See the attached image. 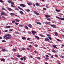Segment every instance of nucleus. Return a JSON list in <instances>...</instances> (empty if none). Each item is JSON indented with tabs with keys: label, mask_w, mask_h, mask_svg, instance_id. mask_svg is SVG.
<instances>
[{
	"label": "nucleus",
	"mask_w": 64,
	"mask_h": 64,
	"mask_svg": "<svg viewBox=\"0 0 64 64\" xmlns=\"http://www.w3.org/2000/svg\"><path fill=\"white\" fill-rule=\"evenodd\" d=\"M56 18H58V19H59L61 20H64V18H60L58 17V16H56Z\"/></svg>",
	"instance_id": "obj_1"
},
{
	"label": "nucleus",
	"mask_w": 64,
	"mask_h": 64,
	"mask_svg": "<svg viewBox=\"0 0 64 64\" xmlns=\"http://www.w3.org/2000/svg\"><path fill=\"white\" fill-rule=\"evenodd\" d=\"M32 33L33 34V35H35V34H36V33H37V32H35V31H32Z\"/></svg>",
	"instance_id": "obj_2"
},
{
	"label": "nucleus",
	"mask_w": 64,
	"mask_h": 64,
	"mask_svg": "<svg viewBox=\"0 0 64 64\" xmlns=\"http://www.w3.org/2000/svg\"><path fill=\"white\" fill-rule=\"evenodd\" d=\"M20 6H22V7H26V5H24L23 4H20Z\"/></svg>",
	"instance_id": "obj_3"
},
{
	"label": "nucleus",
	"mask_w": 64,
	"mask_h": 64,
	"mask_svg": "<svg viewBox=\"0 0 64 64\" xmlns=\"http://www.w3.org/2000/svg\"><path fill=\"white\" fill-rule=\"evenodd\" d=\"M45 16L46 18H50V16L47 15H46Z\"/></svg>",
	"instance_id": "obj_4"
},
{
	"label": "nucleus",
	"mask_w": 64,
	"mask_h": 64,
	"mask_svg": "<svg viewBox=\"0 0 64 64\" xmlns=\"http://www.w3.org/2000/svg\"><path fill=\"white\" fill-rule=\"evenodd\" d=\"M34 13L36 15H39V14L38 13H37V12H34Z\"/></svg>",
	"instance_id": "obj_5"
},
{
	"label": "nucleus",
	"mask_w": 64,
	"mask_h": 64,
	"mask_svg": "<svg viewBox=\"0 0 64 64\" xmlns=\"http://www.w3.org/2000/svg\"><path fill=\"white\" fill-rule=\"evenodd\" d=\"M8 10L9 11H13V10L10 8H9L8 9Z\"/></svg>",
	"instance_id": "obj_6"
},
{
	"label": "nucleus",
	"mask_w": 64,
	"mask_h": 64,
	"mask_svg": "<svg viewBox=\"0 0 64 64\" xmlns=\"http://www.w3.org/2000/svg\"><path fill=\"white\" fill-rule=\"evenodd\" d=\"M45 40L46 41H49L50 40H49V39L46 38H45Z\"/></svg>",
	"instance_id": "obj_7"
},
{
	"label": "nucleus",
	"mask_w": 64,
	"mask_h": 64,
	"mask_svg": "<svg viewBox=\"0 0 64 64\" xmlns=\"http://www.w3.org/2000/svg\"><path fill=\"white\" fill-rule=\"evenodd\" d=\"M53 47L54 48H55L56 49H58V48L57 47H56V45H54L53 46Z\"/></svg>",
	"instance_id": "obj_8"
},
{
	"label": "nucleus",
	"mask_w": 64,
	"mask_h": 64,
	"mask_svg": "<svg viewBox=\"0 0 64 64\" xmlns=\"http://www.w3.org/2000/svg\"><path fill=\"white\" fill-rule=\"evenodd\" d=\"M55 34L56 36H57L58 35H59V34L57 32H55Z\"/></svg>",
	"instance_id": "obj_9"
},
{
	"label": "nucleus",
	"mask_w": 64,
	"mask_h": 64,
	"mask_svg": "<svg viewBox=\"0 0 64 64\" xmlns=\"http://www.w3.org/2000/svg\"><path fill=\"white\" fill-rule=\"evenodd\" d=\"M46 25H50V24L51 23V22H46Z\"/></svg>",
	"instance_id": "obj_10"
},
{
	"label": "nucleus",
	"mask_w": 64,
	"mask_h": 64,
	"mask_svg": "<svg viewBox=\"0 0 64 64\" xmlns=\"http://www.w3.org/2000/svg\"><path fill=\"white\" fill-rule=\"evenodd\" d=\"M28 26L30 27V28H32V26L30 24H29Z\"/></svg>",
	"instance_id": "obj_11"
},
{
	"label": "nucleus",
	"mask_w": 64,
	"mask_h": 64,
	"mask_svg": "<svg viewBox=\"0 0 64 64\" xmlns=\"http://www.w3.org/2000/svg\"><path fill=\"white\" fill-rule=\"evenodd\" d=\"M35 37L36 38V39H39V38H40L39 37L37 36H35Z\"/></svg>",
	"instance_id": "obj_12"
},
{
	"label": "nucleus",
	"mask_w": 64,
	"mask_h": 64,
	"mask_svg": "<svg viewBox=\"0 0 64 64\" xmlns=\"http://www.w3.org/2000/svg\"><path fill=\"white\" fill-rule=\"evenodd\" d=\"M5 14V13L4 12H2L1 14V15H4Z\"/></svg>",
	"instance_id": "obj_13"
},
{
	"label": "nucleus",
	"mask_w": 64,
	"mask_h": 64,
	"mask_svg": "<svg viewBox=\"0 0 64 64\" xmlns=\"http://www.w3.org/2000/svg\"><path fill=\"white\" fill-rule=\"evenodd\" d=\"M22 39L24 40H26V38H25V37L22 38Z\"/></svg>",
	"instance_id": "obj_14"
},
{
	"label": "nucleus",
	"mask_w": 64,
	"mask_h": 64,
	"mask_svg": "<svg viewBox=\"0 0 64 64\" xmlns=\"http://www.w3.org/2000/svg\"><path fill=\"white\" fill-rule=\"evenodd\" d=\"M20 13L22 15V14H23V12L22 11H20Z\"/></svg>",
	"instance_id": "obj_15"
},
{
	"label": "nucleus",
	"mask_w": 64,
	"mask_h": 64,
	"mask_svg": "<svg viewBox=\"0 0 64 64\" xmlns=\"http://www.w3.org/2000/svg\"><path fill=\"white\" fill-rule=\"evenodd\" d=\"M36 24H39V25H41V24H42L41 23H40V22H36Z\"/></svg>",
	"instance_id": "obj_16"
},
{
	"label": "nucleus",
	"mask_w": 64,
	"mask_h": 64,
	"mask_svg": "<svg viewBox=\"0 0 64 64\" xmlns=\"http://www.w3.org/2000/svg\"><path fill=\"white\" fill-rule=\"evenodd\" d=\"M8 2L9 3H10V4H11L12 3V1L11 0H9L8 1Z\"/></svg>",
	"instance_id": "obj_17"
},
{
	"label": "nucleus",
	"mask_w": 64,
	"mask_h": 64,
	"mask_svg": "<svg viewBox=\"0 0 64 64\" xmlns=\"http://www.w3.org/2000/svg\"><path fill=\"white\" fill-rule=\"evenodd\" d=\"M18 8L19 9H20V10H23V9L22 8H21L20 7H18Z\"/></svg>",
	"instance_id": "obj_18"
},
{
	"label": "nucleus",
	"mask_w": 64,
	"mask_h": 64,
	"mask_svg": "<svg viewBox=\"0 0 64 64\" xmlns=\"http://www.w3.org/2000/svg\"><path fill=\"white\" fill-rule=\"evenodd\" d=\"M56 11L57 12H60V10H58L57 9H56Z\"/></svg>",
	"instance_id": "obj_19"
},
{
	"label": "nucleus",
	"mask_w": 64,
	"mask_h": 64,
	"mask_svg": "<svg viewBox=\"0 0 64 64\" xmlns=\"http://www.w3.org/2000/svg\"><path fill=\"white\" fill-rule=\"evenodd\" d=\"M52 51L54 53H56V51H55L54 50H52Z\"/></svg>",
	"instance_id": "obj_20"
},
{
	"label": "nucleus",
	"mask_w": 64,
	"mask_h": 64,
	"mask_svg": "<svg viewBox=\"0 0 64 64\" xmlns=\"http://www.w3.org/2000/svg\"><path fill=\"white\" fill-rule=\"evenodd\" d=\"M2 61H5V60L4 59H2L1 60Z\"/></svg>",
	"instance_id": "obj_21"
},
{
	"label": "nucleus",
	"mask_w": 64,
	"mask_h": 64,
	"mask_svg": "<svg viewBox=\"0 0 64 64\" xmlns=\"http://www.w3.org/2000/svg\"><path fill=\"white\" fill-rule=\"evenodd\" d=\"M7 37V35H6L4 36V38H6V37Z\"/></svg>",
	"instance_id": "obj_22"
},
{
	"label": "nucleus",
	"mask_w": 64,
	"mask_h": 64,
	"mask_svg": "<svg viewBox=\"0 0 64 64\" xmlns=\"http://www.w3.org/2000/svg\"><path fill=\"white\" fill-rule=\"evenodd\" d=\"M10 15H11V16H13L14 15V14L13 13H10Z\"/></svg>",
	"instance_id": "obj_23"
},
{
	"label": "nucleus",
	"mask_w": 64,
	"mask_h": 64,
	"mask_svg": "<svg viewBox=\"0 0 64 64\" xmlns=\"http://www.w3.org/2000/svg\"><path fill=\"white\" fill-rule=\"evenodd\" d=\"M15 20L16 22H19V21L18 20L16 19Z\"/></svg>",
	"instance_id": "obj_24"
},
{
	"label": "nucleus",
	"mask_w": 64,
	"mask_h": 64,
	"mask_svg": "<svg viewBox=\"0 0 64 64\" xmlns=\"http://www.w3.org/2000/svg\"><path fill=\"white\" fill-rule=\"evenodd\" d=\"M10 39V38L8 37H7L6 38V40H8V39Z\"/></svg>",
	"instance_id": "obj_25"
},
{
	"label": "nucleus",
	"mask_w": 64,
	"mask_h": 64,
	"mask_svg": "<svg viewBox=\"0 0 64 64\" xmlns=\"http://www.w3.org/2000/svg\"><path fill=\"white\" fill-rule=\"evenodd\" d=\"M16 56H17V57H21V56L19 54Z\"/></svg>",
	"instance_id": "obj_26"
},
{
	"label": "nucleus",
	"mask_w": 64,
	"mask_h": 64,
	"mask_svg": "<svg viewBox=\"0 0 64 64\" xmlns=\"http://www.w3.org/2000/svg\"><path fill=\"white\" fill-rule=\"evenodd\" d=\"M36 6H39V4H38V3H36Z\"/></svg>",
	"instance_id": "obj_27"
},
{
	"label": "nucleus",
	"mask_w": 64,
	"mask_h": 64,
	"mask_svg": "<svg viewBox=\"0 0 64 64\" xmlns=\"http://www.w3.org/2000/svg\"><path fill=\"white\" fill-rule=\"evenodd\" d=\"M26 28V29H29V28H28V27L27 26H25Z\"/></svg>",
	"instance_id": "obj_28"
},
{
	"label": "nucleus",
	"mask_w": 64,
	"mask_h": 64,
	"mask_svg": "<svg viewBox=\"0 0 64 64\" xmlns=\"http://www.w3.org/2000/svg\"><path fill=\"white\" fill-rule=\"evenodd\" d=\"M47 20L48 21H50V20H51V19L49 18H47Z\"/></svg>",
	"instance_id": "obj_29"
},
{
	"label": "nucleus",
	"mask_w": 64,
	"mask_h": 64,
	"mask_svg": "<svg viewBox=\"0 0 64 64\" xmlns=\"http://www.w3.org/2000/svg\"><path fill=\"white\" fill-rule=\"evenodd\" d=\"M56 28V26H55V25H54L53 27V28Z\"/></svg>",
	"instance_id": "obj_30"
},
{
	"label": "nucleus",
	"mask_w": 64,
	"mask_h": 64,
	"mask_svg": "<svg viewBox=\"0 0 64 64\" xmlns=\"http://www.w3.org/2000/svg\"><path fill=\"white\" fill-rule=\"evenodd\" d=\"M16 49H14L13 50V51H14V52H16Z\"/></svg>",
	"instance_id": "obj_31"
},
{
	"label": "nucleus",
	"mask_w": 64,
	"mask_h": 64,
	"mask_svg": "<svg viewBox=\"0 0 64 64\" xmlns=\"http://www.w3.org/2000/svg\"><path fill=\"white\" fill-rule=\"evenodd\" d=\"M11 35H10L9 34H8L7 35V37L8 36V37H10Z\"/></svg>",
	"instance_id": "obj_32"
},
{
	"label": "nucleus",
	"mask_w": 64,
	"mask_h": 64,
	"mask_svg": "<svg viewBox=\"0 0 64 64\" xmlns=\"http://www.w3.org/2000/svg\"><path fill=\"white\" fill-rule=\"evenodd\" d=\"M40 36H41V37H44V36H43L42 34H40Z\"/></svg>",
	"instance_id": "obj_33"
},
{
	"label": "nucleus",
	"mask_w": 64,
	"mask_h": 64,
	"mask_svg": "<svg viewBox=\"0 0 64 64\" xmlns=\"http://www.w3.org/2000/svg\"><path fill=\"white\" fill-rule=\"evenodd\" d=\"M48 38L49 39H50V40H52V38L51 37Z\"/></svg>",
	"instance_id": "obj_34"
},
{
	"label": "nucleus",
	"mask_w": 64,
	"mask_h": 64,
	"mask_svg": "<svg viewBox=\"0 0 64 64\" xmlns=\"http://www.w3.org/2000/svg\"><path fill=\"white\" fill-rule=\"evenodd\" d=\"M22 50H25L26 49L25 48H22Z\"/></svg>",
	"instance_id": "obj_35"
},
{
	"label": "nucleus",
	"mask_w": 64,
	"mask_h": 64,
	"mask_svg": "<svg viewBox=\"0 0 64 64\" xmlns=\"http://www.w3.org/2000/svg\"><path fill=\"white\" fill-rule=\"evenodd\" d=\"M20 26V27H23V25H21V24H20L19 25Z\"/></svg>",
	"instance_id": "obj_36"
},
{
	"label": "nucleus",
	"mask_w": 64,
	"mask_h": 64,
	"mask_svg": "<svg viewBox=\"0 0 64 64\" xmlns=\"http://www.w3.org/2000/svg\"><path fill=\"white\" fill-rule=\"evenodd\" d=\"M26 49L28 50H30V48H27Z\"/></svg>",
	"instance_id": "obj_37"
},
{
	"label": "nucleus",
	"mask_w": 64,
	"mask_h": 64,
	"mask_svg": "<svg viewBox=\"0 0 64 64\" xmlns=\"http://www.w3.org/2000/svg\"><path fill=\"white\" fill-rule=\"evenodd\" d=\"M13 31V29L10 30V32H11V31Z\"/></svg>",
	"instance_id": "obj_38"
},
{
	"label": "nucleus",
	"mask_w": 64,
	"mask_h": 64,
	"mask_svg": "<svg viewBox=\"0 0 64 64\" xmlns=\"http://www.w3.org/2000/svg\"><path fill=\"white\" fill-rule=\"evenodd\" d=\"M0 2H1V3H3V2H4V1L2 0H0Z\"/></svg>",
	"instance_id": "obj_39"
},
{
	"label": "nucleus",
	"mask_w": 64,
	"mask_h": 64,
	"mask_svg": "<svg viewBox=\"0 0 64 64\" xmlns=\"http://www.w3.org/2000/svg\"><path fill=\"white\" fill-rule=\"evenodd\" d=\"M46 60H49V58H48L46 57Z\"/></svg>",
	"instance_id": "obj_40"
},
{
	"label": "nucleus",
	"mask_w": 64,
	"mask_h": 64,
	"mask_svg": "<svg viewBox=\"0 0 64 64\" xmlns=\"http://www.w3.org/2000/svg\"><path fill=\"white\" fill-rule=\"evenodd\" d=\"M2 42H6V41H5V40H3L2 41Z\"/></svg>",
	"instance_id": "obj_41"
},
{
	"label": "nucleus",
	"mask_w": 64,
	"mask_h": 64,
	"mask_svg": "<svg viewBox=\"0 0 64 64\" xmlns=\"http://www.w3.org/2000/svg\"><path fill=\"white\" fill-rule=\"evenodd\" d=\"M28 5H32L30 3H28Z\"/></svg>",
	"instance_id": "obj_42"
},
{
	"label": "nucleus",
	"mask_w": 64,
	"mask_h": 64,
	"mask_svg": "<svg viewBox=\"0 0 64 64\" xmlns=\"http://www.w3.org/2000/svg\"><path fill=\"white\" fill-rule=\"evenodd\" d=\"M15 22V20H14L12 22V23H14Z\"/></svg>",
	"instance_id": "obj_43"
},
{
	"label": "nucleus",
	"mask_w": 64,
	"mask_h": 64,
	"mask_svg": "<svg viewBox=\"0 0 64 64\" xmlns=\"http://www.w3.org/2000/svg\"><path fill=\"white\" fill-rule=\"evenodd\" d=\"M47 36L48 37H51V36L49 34H48Z\"/></svg>",
	"instance_id": "obj_44"
},
{
	"label": "nucleus",
	"mask_w": 64,
	"mask_h": 64,
	"mask_svg": "<svg viewBox=\"0 0 64 64\" xmlns=\"http://www.w3.org/2000/svg\"><path fill=\"white\" fill-rule=\"evenodd\" d=\"M28 34H31V32H28Z\"/></svg>",
	"instance_id": "obj_45"
},
{
	"label": "nucleus",
	"mask_w": 64,
	"mask_h": 64,
	"mask_svg": "<svg viewBox=\"0 0 64 64\" xmlns=\"http://www.w3.org/2000/svg\"><path fill=\"white\" fill-rule=\"evenodd\" d=\"M57 40L58 41H59V42H60V41H61V40H59L58 39Z\"/></svg>",
	"instance_id": "obj_46"
},
{
	"label": "nucleus",
	"mask_w": 64,
	"mask_h": 64,
	"mask_svg": "<svg viewBox=\"0 0 64 64\" xmlns=\"http://www.w3.org/2000/svg\"><path fill=\"white\" fill-rule=\"evenodd\" d=\"M11 7H13V8H15V6L13 5H12L11 6Z\"/></svg>",
	"instance_id": "obj_47"
},
{
	"label": "nucleus",
	"mask_w": 64,
	"mask_h": 64,
	"mask_svg": "<svg viewBox=\"0 0 64 64\" xmlns=\"http://www.w3.org/2000/svg\"><path fill=\"white\" fill-rule=\"evenodd\" d=\"M5 49H3L2 50V51H5Z\"/></svg>",
	"instance_id": "obj_48"
},
{
	"label": "nucleus",
	"mask_w": 64,
	"mask_h": 64,
	"mask_svg": "<svg viewBox=\"0 0 64 64\" xmlns=\"http://www.w3.org/2000/svg\"><path fill=\"white\" fill-rule=\"evenodd\" d=\"M34 52L35 53L37 54L38 53V52L36 51H34Z\"/></svg>",
	"instance_id": "obj_49"
},
{
	"label": "nucleus",
	"mask_w": 64,
	"mask_h": 64,
	"mask_svg": "<svg viewBox=\"0 0 64 64\" xmlns=\"http://www.w3.org/2000/svg\"><path fill=\"white\" fill-rule=\"evenodd\" d=\"M26 11L27 12H30V10H26Z\"/></svg>",
	"instance_id": "obj_50"
},
{
	"label": "nucleus",
	"mask_w": 64,
	"mask_h": 64,
	"mask_svg": "<svg viewBox=\"0 0 64 64\" xmlns=\"http://www.w3.org/2000/svg\"><path fill=\"white\" fill-rule=\"evenodd\" d=\"M20 59L22 61H23V60H24V59H23V58H20Z\"/></svg>",
	"instance_id": "obj_51"
},
{
	"label": "nucleus",
	"mask_w": 64,
	"mask_h": 64,
	"mask_svg": "<svg viewBox=\"0 0 64 64\" xmlns=\"http://www.w3.org/2000/svg\"><path fill=\"white\" fill-rule=\"evenodd\" d=\"M11 4H12V5H14V2H12V3H11Z\"/></svg>",
	"instance_id": "obj_52"
},
{
	"label": "nucleus",
	"mask_w": 64,
	"mask_h": 64,
	"mask_svg": "<svg viewBox=\"0 0 64 64\" xmlns=\"http://www.w3.org/2000/svg\"><path fill=\"white\" fill-rule=\"evenodd\" d=\"M23 58L24 60H26V58L25 57H24Z\"/></svg>",
	"instance_id": "obj_53"
},
{
	"label": "nucleus",
	"mask_w": 64,
	"mask_h": 64,
	"mask_svg": "<svg viewBox=\"0 0 64 64\" xmlns=\"http://www.w3.org/2000/svg\"><path fill=\"white\" fill-rule=\"evenodd\" d=\"M48 55H50V56H51V54H49V53H48Z\"/></svg>",
	"instance_id": "obj_54"
},
{
	"label": "nucleus",
	"mask_w": 64,
	"mask_h": 64,
	"mask_svg": "<svg viewBox=\"0 0 64 64\" xmlns=\"http://www.w3.org/2000/svg\"><path fill=\"white\" fill-rule=\"evenodd\" d=\"M2 9L3 10H6V9H5V8H3Z\"/></svg>",
	"instance_id": "obj_55"
},
{
	"label": "nucleus",
	"mask_w": 64,
	"mask_h": 64,
	"mask_svg": "<svg viewBox=\"0 0 64 64\" xmlns=\"http://www.w3.org/2000/svg\"><path fill=\"white\" fill-rule=\"evenodd\" d=\"M46 57H49V56L47 55L46 56Z\"/></svg>",
	"instance_id": "obj_56"
},
{
	"label": "nucleus",
	"mask_w": 64,
	"mask_h": 64,
	"mask_svg": "<svg viewBox=\"0 0 64 64\" xmlns=\"http://www.w3.org/2000/svg\"><path fill=\"white\" fill-rule=\"evenodd\" d=\"M15 24H16V25H18L19 24V23H16Z\"/></svg>",
	"instance_id": "obj_57"
},
{
	"label": "nucleus",
	"mask_w": 64,
	"mask_h": 64,
	"mask_svg": "<svg viewBox=\"0 0 64 64\" xmlns=\"http://www.w3.org/2000/svg\"><path fill=\"white\" fill-rule=\"evenodd\" d=\"M15 10H18V11H19V9L18 8H16L15 9Z\"/></svg>",
	"instance_id": "obj_58"
},
{
	"label": "nucleus",
	"mask_w": 64,
	"mask_h": 64,
	"mask_svg": "<svg viewBox=\"0 0 64 64\" xmlns=\"http://www.w3.org/2000/svg\"><path fill=\"white\" fill-rule=\"evenodd\" d=\"M30 48H31L32 47V46L31 45H30L29 46Z\"/></svg>",
	"instance_id": "obj_59"
},
{
	"label": "nucleus",
	"mask_w": 64,
	"mask_h": 64,
	"mask_svg": "<svg viewBox=\"0 0 64 64\" xmlns=\"http://www.w3.org/2000/svg\"><path fill=\"white\" fill-rule=\"evenodd\" d=\"M60 57L61 58H64V56H60Z\"/></svg>",
	"instance_id": "obj_60"
},
{
	"label": "nucleus",
	"mask_w": 64,
	"mask_h": 64,
	"mask_svg": "<svg viewBox=\"0 0 64 64\" xmlns=\"http://www.w3.org/2000/svg\"><path fill=\"white\" fill-rule=\"evenodd\" d=\"M43 10H46V8H43Z\"/></svg>",
	"instance_id": "obj_61"
},
{
	"label": "nucleus",
	"mask_w": 64,
	"mask_h": 64,
	"mask_svg": "<svg viewBox=\"0 0 64 64\" xmlns=\"http://www.w3.org/2000/svg\"><path fill=\"white\" fill-rule=\"evenodd\" d=\"M30 58H33V57H32V56H30Z\"/></svg>",
	"instance_id": "obj_62"
},
{
	"label": "nucleus",
	"mask_w": 64,
	"mask_h": 64,
	"mask_svg": "<svg viewBox=\"0 0 64 64\" xmlns=\"http://www.w3.org/2000/svg\"><path fill=\"white\" fill-rule=\"evenodd\" d=\"M54 25H51V27H54Z\"/></svg>",
	"instance_id": "obj_63"
},
{
	"label": "nucleus",
	"mask_w": 64,
	"mask_h": 64,
	"mask_svg": "<svg viewBox=\"0 0 64 64\" xmlns=\"http://www.w3.org/2000/svg\"><path fill=\"white\" fill-rule=\"evenodd\" d=\"M35 46H36V47H38V46L36 44L35 45Z\"/></svg>",
	"instance_id": "obj_64"
}]
</instances>
